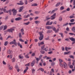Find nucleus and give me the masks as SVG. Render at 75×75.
I'll return each mask as SVG.
<instances>
[{
  "label": "nucleus",
  "mask_w": 75,
  "mask_h": 75,
  "mask_svg": "<svg viewBox=\"0 0 75 75\" xmlns=\"http://www.w3.org/2000/svg\"><path fill=\"white\" fill-rule=\"evenodd\" d=\"M60 9L61 10H63L64 9V6H61L60 7Z\"/></svg>",
  "instance_id": "nucleus-29"
},
{
  "label": "nucleus",
  "mask_w": 75,
  "mask_h": 75,
  "mask_svg": "<svg viewBox=\"0 0 75 75\" xmlns=\"http://www.w3.org/2000/svg\"><path fill=\"white\" fill-rule=\"evenodd\" d=\"M19 58H20V59H21V58H22V59H23V57L22 56V57H21V56L20 55L19 56Z\"/></svg>",
  "instance_id": "nucleus-57"
},
{
  "label": "nucleus",
  "mask_w": 75,
  "mask_h": 75,
  "mask_svg": "<svg viewBox=\"0 0 75 75\" xmlns=\"http://www.w3.org/2000/svg\"><path fill=\"white\" fill-rule=\"evenodd\" d=\"M19 40L20 41H21V42H24V41L22 40V39L20 38L19 39Z\"/></svg>",
  "instance_id": "nucleus-41"
},
{
  "label": "nucleus",
  "mask_w": 75,
  "mask_h": 75,
  "mask_svg": "<svg viewBox=\"0 0 75 75\" xmlns=\"http://www.w3.org/2000/svg\"><path fill=\"white\" fill-rule=\"evenodd\" d=\"M71 30H72V31H74H74H75V27H73V28L71 29Z\"/></svg>",
  "instance_id": "nucleus-47"
},
{
  "label": "nucleus",
  "mask_w": 75,
  "mask_h": 75,
  "mask_svg": "<svg viewBox=\"0 0 75 75\" xmlns=\"http://www.w3.org/2000/svg\"><path fill=\"white\" fill-rule=\"evenodd\" d=\"M59 34L61 35V37H62V38H63V37H64V35H63V33H59Z\"/></svg>",
  "instance_id": "nucleus-17"
},
{
  "label": "nucleus",
  "mask_w": 75,
  "mask_h": 75,
  "mask_svg": "<svg viewBox=\"0 0 75 75\" xmlns=\"http://www.w3.org/2000/svg\"><path fill=\"white\" fill-rule=\"evenodd\" d=\"M21 33H22L23 32H24V30H23V28H22L21 29Z\"/></svg>",
  "instance_id": "nucleus-51"
},
{
  "label": "nucleus",
  "mask_w": 75,
  "mask_h": 75,
  "mask_svg": "<svg viewBox=\"0 0 75 75\" xmlns=\"http://www.w3.org/2000/svg\"><path fill=\"white\" fill-rule=\"evenodd\" d=\"M25 57L26 58H29V56L28 55H25Z\"/></svg>",
  "instance_id": "nucleus-42"
},
{
  "label": "nucleus",
  "mask_w": 75,
  "mask_h": 75,
  "mask_svg": "<svg viewBox=\"0 0 75 75\" xmlns=\"http://www.w3.org/2000/svg\"><path fill=\"white\" fill-rule=\"evenodd\" d=\"M45 47V45H43V46H42L41 48L42 49V50H43V49H44V48Z\"/></svg>",
  "instance_id": "nucleus-61"
},
{
  "label": "nucleus",
  "mask_w": 75,
  "mask_h": 75,
  "mask_svg": "<svg viewBox=\"0 0 75 75\" xmlns=\"http://www.w3.org/2000/svg\"><path fill=\"white\" fill-rule=\"evenodd\" d=\"M55 65V62H52L51 64V66H52V67H54Z\"/></svg>",
  "instance_id": "nucleus-37"
},
{
  "label": "nucleus",
  "mask_w": 75,
  "mask_h": 75,
  "mask_svg": "<svg viewBox=\"0 0 75 75\" xmlns=\"http://www.w3.org/2000/svg\"><path fill=\"white\" fill-rule=\"evenodd\" d=\"M69 23H64L63 24V27H65V26H67V25H68Z\"/></svg>",
  "instance_id": "nucleus-19"
},
{
  "label": "nucleus",
  "mask_w": 75,
  "mask_h": 75,
  "mask_svg": "<svg viewBox=\"0 0 75 75\" xmlns=\"http://www.w3.org/2000/svg\"><path fill=\"white\" fill-rule=\"evenodd\" d=\"M59 20V21H62V17H61V16L60 17Z\"/></svg>",
  "instance_id": "nucleus-24"
},
{
  "label": "nucleus",
  "mask_w": 75,
  "mask_h": 75,
  "mask_svg": "<svg viewBox=\"0 0 75 75\" xmlns=\"http://www.w3.org/2000/svg\"><path fill=\"white\" fill-rule=\"evenodd\" d=\"M69 25L70 26H71L72 25H74V23H69Z\"/></svg>",
  "instance_id": "nucleus-45"
},
{
  "label": "nucleus",
  "mask_w": 75,
  "mask_h": 75,
  "mask_svg": "<svg viewBox=\"0 0 75 75\" xmlns=\"http://www.w3.org/2000/svg\"><path fill=\"white\" fill-rule=\"evenodd\" d=\"M64 67L65 69H67V68H68L67 64H66L65 62H64Z\"/></svg>",
  "instance_id": "nucleus-7"
},
{
  "label": "nucleus",
  "mask_w": 75,
  "mask_h": 75,
  "mask_svg": "<svg viewBox=\"0 0 75 75\" xmlns=\"http://www.w3.org/2000/svg\"><path fill=\"white\" fill-rule=\"evenodd\" d=\"M69 67L70 68H71V69H72L73 68V65H71Z\"/></svg>",
  "instance_id": "nucleus-56"
},
{
  "label": "nucleus",
  "mask_w": 75,
  "mask_h": 75,
  "mask_svg": "<svg viewBox=\"0 0 75 75\" xmlns=\"http://www.w3.org/2000/svg\"><path fill=\"white\" fill-rule=\"evenodd\" d=\"M70 52H71L70 51H69L68 52H64V54L66 55L67 54H69Z\"/></svg>",
  "instance_id": "nucleus-35"
},
{
  "label": "nucleus",
  "mask_w": 75,
  "mask_h": 75,
  "mask_svg": "<svg viewBox=\"0 0 75 75\" xmlns=\"http://www.w3.org/2000/svg\"><path fill=\"white\" fill-rule=\"evenodd\" d=\"M69 39L71 40V41H75V38H74L73 37H70L69 38Z\"/></svg>",
  "instance_id": "nucleus-8"
},
{
  "label": "nucleus",
  "mask_w": 75,
  "mask_h": 75,
  "mask_svg": "<svg viewBox=\"0 0 75 75\" xmlns=\"http://www.w3.org/2000/svg\"><path fill=\"white\" fill-rule=\"evenodd\" d=\"M30 24V22H28L26 23H24V25H28Z\"/></svg>",
  "instance_id": "nucleus-23"
},
{
  "label": "nucleus",
  "mask_w": 75,
  "mask_h": 75,
  "mask_svg": "<svg viewBox=\"0 0 75 75\" xmlns=\"http://www.w3.org/2000/svg\"><path fill=\"white\" fill-rule=\"evenodd\" d=\"M45 27L46 29H51V28H53V26H45Z\"/></svg>",
  "instance_id": "nucleus-10"
},
{
  "label": "nucleus",
  "mask_w": 75,
  "mask_h": 75,
  "mask_svg": "<svg viewBox=\"0 0 75 75\" xmlns=\"http://www.w3.org/2000/svg\"><path fill=\"white\" fill-rule=\"evenodd\" d=\"M39 69H40V71H42V72H43V71H44V69L42 68H40Z\"/></svg>",
  "instance_id": "nucleus-34"
},
{
  "label": "nucleus",
  "mask_w": 75,
  "mask_h": 75,
  "mask_svg": "<svg viewBox=\"0 0 75 75\" xmlns=\"http://www.w3.org/2000/svg\"><path fill=\"white\" fill-rule=\"evenodd\" d=\"M22 20V18L20 17L17 18L15 19L16 21H20V20Z\"/></svg>",
  "instance_id": "nucleus-6"
},
{
  "label": "nucleus",
  "mask_w": 75,
  "mask_h": 75,
  "mask_svg": "<svg viewBox=\"0 0 75 75\" xmlns=\"http://www.w3.org/2000/svg\"><path fill=\"white\" fill-rule=\"evenodd\" d=\"M38 6V5L36 3H34L31 5L32 6Z\"/></svg>",
  "instance_id": "nucleus-18"
},
{
  "label": "nucleus",
  "mask_w": 75,
  "mask_h": 75,
  "mask_svg": "<svg viewBox=\"0 0 75 75\" xmlns=\"http://www.w3.org/2000/svg\"><path fill=\"white\" fill-rule=\"evenodd\" d=\"M61 3L60 2H58V3H57L55 6L56 7H58V6H59V4H60Z\"/></svg>",
  "instance_id": "nucleus-21"
},
{
  "label": "nucleus",
  "mask_w": 75,
  "mask_h": 75,
  "mask_svg": "<svg viewBox=\"0 0 75 75\" xmlns=\"http://www.w3.org/2000/svg\"><path fill=\"white\" fill-rule=\"evenodd\" d=\"M43 33V31H42L41 32H40L39 33V35H40V37L39 38V39L41 41L42 40V39L44 38V35L42 34Z\"/></svg>",
  "instance_id": "nucleus-2"
},
{
  "label": "nucleus",
  "mask_w": 75,
  "mask_h": 75,
  "mask_svg": "<svg viewBox=\"0 0 75 75\" xmlns=\"http://www.w3.org/2000/svg\"><path fill=\"white\" fill-rule=\"evenodd\" d=\"M74 21H75V20H74V19H71L70 21L71 23H73V22H74Z\"/></svg>",
  "instance_id": "nucleus-38"
},
{
  "label": "nucleus",
  "mask_w": 75,
  "mask_h": 75,
  "mask_svg": "<svg viewBox=\"0 0 75 75\" xmlns=\"http://www.w3.org/2000/svg\"><path fill=\"white\" fill-rule=\"evenodd\" d=\"M46 40H50V36H48L47 38H45Z\"/></svg>",
  "instance_id": "nucleus-30"
},
{
  "label": "nucleus",
  "mask_w": 75,
  "mask_h": 75,
  "mask_svg": "<svg viewBox=\"0 0 75 75\" xmlns=\"http://www.w3.org/2000/svg\"><path fill=\"white\" fill-rule=\"evenodd\" d=\"M66 30L67 31H69V28L67 27L66 29Z\"/></svg>",
  "instance_id": "nucleus-46"
},
{
  "label": "nucleus",
  "mask_w": 75,
  "mask_h": 75,
  "mask_svg": "<svg viewBox=\"0 0 75 75\" xmlns=\"http://www.w3.org/2000/svg\"><path fill=\"white\" fill-rule=\"evenodd\" d=\"M51 59V57H47L46 58V59H47V60H48V59Z\"/></svg>",
  "instance_id": "nucleus-53"
},
{
  "label": "nucleus",
  "mask_w": 75,
  "mask_h": 75,
  "mask_svg": "<svg viewBox=\"0 0 75 75\" xmlns=\"http://www.w3.org/2000/svg\"><path fill=\"white\" fill-rule=\"evenodd\" d=\"M12 51H10V50H8V52H7V54H11V52Z\"/></svg>",
  "instance_id": "nucleus-31"
},
{
  "label": "nucleus",
  "mask_w": 75,
  "mask_h": 75,
  "mask_svg": "<svg viewBox=\"0 0 75 75\" xmlns=\"http://www.w3.org/2000/svg\"><path fill=\"white\" fill-rule=\"evenodd\" d=\"M58 31H59V29L58 28L57 29V30H55V31H54L55 33H58Z\"/></svg>",
  "instance_id": "nucleus-39"
},
{
  "label": "nucleus",
  "mask_w": 75,
  "mask_h": 75,
  "mask_svg": "<svg viewBox=\"0 0 75 75\" xmlns=\"http://www.w3.org/2000/svg\"><path fill=\"white\" fill-rule=\"evenodd\" d=\"M3 64V65H6V63L4 61H3L2 62Z\"/></svg>",
  "instance_id": "nucleus-49"
},
{
  "label": "nucleus",
  "mask_w": 75,
  "mask_h": 75,
  "mask_svg": "<svg viewBox=\"0 0 75 75\" xmlns=\"http://www.w3.org/2000/svg\"><path fill=\"white\" fill-rule=\"evenodd\" d=\"M7 26L5 25L4 26V28L3 29L4 30H6V29H7Z\"/></svg>",
  "instance_id": "nucleus-33"
},
{
  "label": "nucleus",
  "mask_w": 75,
  "mask_h": 75,
  "mask_svg": "<svg viewBox=\"0 0 75 75\" xmlns=\"http://www.w3.org/2000/svg\"><path fill=\"white\" fill-rule=\"evenodd\" d=\"M0 10H1V11H2V10H3V11H4L5 12L6 10V9H4V8H2L1 9V8H0Z\"/></svg>",
  "instance_id": "nucleus-32"
},
{
  "label": "nucleus",
  "mask_w": 75,
  "mask_h": 75,
  "mask_svg": "<svg viewBox=\"0 0 75 75\" xmlns=\"http://www.w3.org/2000/svg\"><path fill=\"white\" fill-rule=\"evenodd\" d=\"M35 62V60L34 59L31 64V67H33L34 65V64Z\"/></svg>",
  "instance_id": "nucleus-5"
},
{
  "label": "nucleus",
  "mask_w": 75,
  "mask_h": 75,
  "mask_svg": "<svg viewBox=\"0 0 75 75\" xmlns=\"http://www.w3.org/2000/svg\"><path fill=\"white\" fill-rule=\"evenodd\" d=\"M69 35H74V33H69Z\"/></svg>",
  "instance_id": "nucleus-44"
},
{
  "label": "nucleus",
  "mask_w": 75,
  "mask_h": 75,
  "mask_svg": "<svg viewBox=\"0 0 75 75\" xmlns=\"http://www.w3.org/2000/svg\"><path fill=\"white\" fill-rule=\"evenodd\" d=\"M32 73H34V72H35V69H32Z\"/></svg>",
  "instance_id": "nucleus-55"
},
{
  "label": "nucleus",
  "mask_w": 75,
  "mask_h": 75,
  "mask_svg": "<svg viewBox=\"0 0 75 75\" xmlns=\"http://www.w3.org/2000/svg\"><path fill=\"white\" fill-rule=\"evenodd\" d=\"M42 57V55H40V56L39 57V60H40L41 59V57Z\"/></svg>",
  "instance_id": "nucleus-54"
},
{
  "label": "nucleus",
  "mask_w": 75,
  "mask_h": 75,
  "mask_svg": "<svg viewBox=\"0 0 75 75\" xmlns=\"http://www.w3.org/2000/svg\"><path fill=\"white\" fill-rule=\"evenodd\" d=\"M35 14H39L40 13V11H36L35 12Z\"/></svg>",
  "instance_id": "nucleus-50"
},
{
  "label": "nucleus",
  "mask_w": 75,
  "mask_h": 75,
  "mask_svg": "<svg viewBox=\"0 0 75 75\" xmlns=\"http://www.w3.org/2000/svg\"><path fill=\"white\" fill-rule=\"evenodd\" d=\"M43 50H44V51H48V49H47V48H45L43 49Z\"/></svg>",
  "instance_id": "nucleus-59"
},
{
  "label": "nucleus",
  "mask_w": 75,
  "mask_h": 75,
  "mask_svg": "<svg viewBox=\"0 0 75 75\" xmlns=\"http://www.w3.org/2000/svg\"><path fill=\"white\" fill-rule=\"evenodd\" d=\"M53 27V28H52V30H53V31H55V30H56V28H55V27H53V26H52Z\"/></svg>",
  "instance_id": "nucleus-43"
},
{
  "label": "nucleus",
  "mask_w": 75,
  "mask_h": 75,
  "mask_svg": "<svg viewBox=\"0 0 75 75\" xmlns=\"http://www.w3.org/2000/svg\"><path fill=\"white\" fill-rule=\"evenodd\" d=\"M59 63H62V60L60 58L59 59Z\"/></svg>",
  "instance_id": "nucleus-25"
},
{
  "label": "nucleus",
  "mask_w": 75,
  "mask_h": 75,
  "mask_svg": "<svg viewBox=\"0 0 75 75\" xmlns=\"http://www.w3.org/2000/svg\"><path fill=\"white\" fill-rule=\"evenodd\" d=\"M12 11L13 12V16H16L17 14V10L14 8L12 10Z\"/></svg>",
  "instance_id": "nucleus-3"
},
{
  "label": "nucleus",
  "mask_w": 75,
  "mask_h": 75,
  "mask_svg": "<svg viewBox=\"0 0 75 75\" xmlns=\"http://www.w3.org/2000/svg\"><path fill=\"white\" fill-rule=\"evenodd\" d=\"M23 8H24V7L23 6L20 7V9L19 10V12H21V11L23 10Z\"/></svg>",
  "instance_id": "nucleus-9"
},
{
  "label": "nucleus",
  "mask_w": 75,
  "mask_h": 75,
  "mask_svg": "<svg viewBox=\"0 0 75 75\" xmlns=\"http://www.w3.org/2000/svg\"><path fill=\"white\" fill-rule=\"evenodd\" d=\"M2 29H3V26H1L0 27V30H2Z\"/></svg>",
  "instance_id": "nucleus-64"
},
{
  "label": "nucleus",
  "mask_w": 75,
  "mask_h": 75,
  "mask_svg": "<svg viewBox=\"0 0 75 75\" xmlns=\"http://www.w3.org/2000/svg\"><path fill=\"white\" fill-rule=\"evenodd\" d=\"M8 68L10 69V70H11L12 69V68H13L12 66H10V64L8 65Z\"/></svg>",
  "instance_id": "nucleus-12"
},
{
  "label": "nucleus",
  "mask_w": 75,
  "mask_h": 75,
  "mask_svg": "<svg viewBox=\"0 0 75 75\" xmlns=\"http://www.w3.org/2000/svg\"><path fill=\"white\" fill-rule=\"evenodd\" d=\"M69 18H75V17H74V16L71 15L70 16Z\"/></svg>",
  "instance_id": "nucleus-40"
},
{
  "label": "nucleus",
  "mask_w": 75,
  "mask_h": 75,
  "mask_svg": "<svg viewBox=\"0 0 75 75\" xmlns=\"http://www.w3.org/2000/svg\"><path fill=\"white\" fill-rule=\"evenodd\" d=\"M55 11L54 10L53 11H52L51 12V14H52L53 13H54V12H55Z\"/></svg>",
  "instance_id": "nucleus-63"
},
{
  "label": "nucleus",
  "mask_w": 75,
  "mask_h": 75,
  "mask_svg": "<svg viewBox=\"0 0 75 75\" xmlns=\"http://www.w3.org/2000/svg\"><path fill=\"white\" fill-rule=\"evenodd\" d=\"M19 38H22V35H21V33H20L19 34Z\"/></svg>",
  "instance_id": "nucleus-27"
},
{
  "label": "nucleus",
  "mask_w": 75,
  "mask_h": 75,
  "mask_svg": "<svg viewBox=\"0 0 75 75\" xmlns=\"http://www.w3.org/2000/svg\"><path fill=\"white\" fill-rule=\"evenodd\" d=\"M13 31H14V29L13 28H11L10 29H8L7 30V32L9 33H13Z\"/></svg>",
  "instance_id": "nucleus-4"
},
{
  "label": "nucleus",
  "mask_w": 75,
  "mask_h": 75,
  "mask_svg": "<svg viewBox=\"0 0 75 75\" xmlns=\"http://www.w3.org/2000/svg\"><path fill=\"white\" fill-rule=\"evenodd\" d=\"M4 12H5V13H7L9 12L10 13V15H11V10L10 9L9 10H8L7 11H6V10L5 9V12L4 11Z\"/></svg>",
  "instance_id": "nucleus-11"
},
{
  "label": "nucleus",
  "mask_w": 75,
  "mask_h": 75,
  "mask_svg": "<svg viewBox=\"0 0 75 75\" xmlns=\"http://www.w3.org/2000/svg\"><path fill=\"white\" fill-rule=\"evenodd\" d=\"M25 4H28L27 0H25Z\"/></svg>",
  "instance_id": "nucleus-52"
},
{
  "label": "nucleus",
  "mask_w": 75,
  "mask_h": 75,
  "mask_svg": "<svg viewBox=\"0 0 75 75\" xmlns=\"http://www.w3.org/2000/svg\"><path fill=\"white\" fill-rule=\"evenodd\" d=\"M56 58H54L52 59V60L53 61H56Z\"/></svg>",
  "instance_id": "nucleus-62"
},
{
  "label": "nucleus",
  "mask_w": 75,
  "mask_h": 75,
  "mask_svg": "<svg viewBox=\"0 0 75 75\" xmlns=\"http://www.w3.org/2000/svg\"><path fill=\"white\" fill-rule=\"evenodd\" d=\"M11 54L10 56V59H11L13 57V52L12 51H11Z\"/></svg>",
  "instance_id": "nucleus-14"
},
{
  "label": "nucleus",
  "mask_w": 75,
  "mask_h": 75,
  "mask_svg": "<svg viewBox=\"0 0 75 75\" xmlns=\"http://www.w3.org/2000/svg\"><path fill=\"white\" fill-rule=\"evenodd\" d=\"M71 64V62H69L68 64V65L69 66H70V65Z\"/></svg>",
  "instance_id": "nucleus-60"
},
{
  "label": "nucleus",
  "mask_w": 75,
  "mask_h": 75,
  "mask_svg": "<svg viewBox=\"0 0 75 75\" xmlns=\"http://www.w3.org/2000/svg\"><path fill=\"white\" fill-rule=\"evenodd\" d=\"M50 21H47L46 23V25H50Z\"/></svg>",
  "instance_id": "nucleus-22"
},
{
  "label": "nucleus",
  "mask_w": 75,
  "mask_h": 75,
  "mask_svg": "<svg viewBox=\"0 0 75 75\" xmlns=\"http://www.w3.org/2000/svg\"><path fill=\"white\" fill-rule=\"evenodd\" d=\"M69 57L70 58H72V59H74V56L72 55H70L69 56Z\"/></svg>",
  "instance_id": "nucleus-20"
},
{
  "label": "nucleus",
  "mask_w": 75,
  "mask_h": 75,
  "mask_svg": "<svg viewBox=\"0 0 75 75\" xmlns=\"http://www.w3.org/2000/svg\"><path fill=\"white\" fill-rule=\"evenodd\" d=\"M40 52L42 54H45V52L43 50L40 51Z\"/></svg>",
  "instance_id": "nucleus-26"
},
{
  "label": "nucleus",
  "mask_w": 75,
  "mask_h": 75,
  "mask_svg": "<svg viewBox=\"0 0 75 75\" xmlns=\"http://www.w3.org/2000/svg\"><path fill=\"white\" fill-rule=\"evenodd\" d=\"M8 43V42L6 41L5 42L4 45H5V46H6V45H7Z\"/></svg>",
  "instance_id": "nucleus-28"
},
{
  "label": "nucleus",
  "mask_w": 75,
  "mask_h": 75,
  "mask_svg": "<svg viewBox=\"0 0 75 75\" xmlns=\"http://www.w3.org/2000/svg\"><path fill=\"white\" fill-rule=\"evenodd\" d=\"M13 41H12L13 44H14V45H16V44H17V42H16V40H13Z\"/></svg>",
  "instance_id": "nucleus-15"
},
{
  "label": "nucleus",
  "mask_w": 75,
  "mask_h": 75,
  "mask_svg": "<svg viewBox=\"0 0 75 75\" xmlns=\"http://www.w3.org/2000/svg\"><path fill=\"white\" fill-rule=\"evenodd\" d=\"M56 16V13H54V14L51 17V18H46V20H50V19H51V20H54L55 18V16Z\"/></svg>",
  "instance_id": "nucleus-1"
},
{
  "label": "nucleus",
  "mask_w": 75,
  "mask_h": 75,
  "mask_svg": "<svg viewBox=\"0 0 75 75\" xmlns=\"http://www.w3.org/2000/svg\"><path fill=\"white\" fill-rule=\"evenodd\" d=\"M36 59L37 62V64H38V62L39 61V60H40V59L38 58H36Z\"/></svg>",
  "instance_id": "nucleus-36"
},
{
  "label": "nucleus",
  "mask_w": 75,
  "mask_h": 75,
  "mask_svg": "<svg viewBox=\"0 0 75 75\" xmlns=\"http://www.w3.org/2000/svg\"><path fill=\"white\" fill-rule=\"evenodd\" d=\"M59 63V66L60 67H63V64H62V63Z\"/></svg>",
  "instance_id": "nucleus-48"
},
{
  "label": "nucleus",
  "mask_w": 75,
  "mask_h": 75,
  "mask_svg": "<svg viewBox=\"0 0 75 75\" xmlns=\"http://www.w3.org/2000/svg\"><path fill=\"white\" fill-rule=\"evenodd\" d=\"M34 22L35 24H40V22L38 21H34Z\"/></svg>",
  "instance_id": "nucleus-16"
},
{
  "label": "nucleus",
  "mask_w": 75,
  "mask_h": 75,
  "mask_svg": "<svg viewBox=\"0 0 75 75\" xmlns=\"http://www.w3.org/2000/svg\"><path fill=\"white\" fill-rule=\"evenodd\" d=\"M52 53V51L49 52H48V54H51Z\"/></svg>",
  "instance_id": "nucleus-58"
},
{
  "label": "nucleus",
  "mask_w": 75,
  "mask_h": 75,
  "mask_svg": "<svg viewBox=\"0 0 75 75\" xmlns=\"http://www.w3.org/2000/svg\"><path fill=\"white\" fill-rule=\"evenodd\" d=\"M52 30H47V34H49V33H52Z\"/></svg>",
  "instance_id": "nucleus-13"
}]
</instances>
